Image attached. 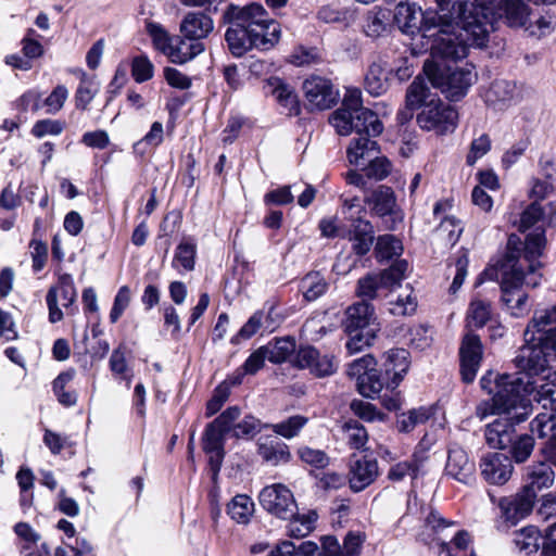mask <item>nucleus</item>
I'll use <instances>...</instances> for the list:
<instances>
[{"label":"nucleus","mask_w":556,"mask_h":556,"mask_svg":"<svg viewBox=\"0 0 556 556\" xmlns=\"http://www.w3.org/2000/svg\"><path fill=\"white\" fill-rule=\"evenodd\" d=\"M543 215H544L543 208L538 202L531 203L522 212V214L520 216L519 230L526 231L532 227H535L534 230L526 237L525 242L520 241L521 242L520 250H521L522 254L525 253V248H526V243H527L529 236H531L535 232H539V231H543V236L545 237L544 228L541 225H538L539 223H541L543 220ZM519 240H521V239L519 238Z\"/></svg>","instance_id":"nucleus-37"},{"label":"nucleus","mask_w":556,"mask_h":556,"mask_svg":"<svg viewBox=\"0 0 556 556\" xmlns=\"http://www.w3.org/2000/svg\"><path fill=\"white\" fill-rule=\"evenodd\" d=\"M556 427L555 416L552 413L539 414L531 422L530 429L540 438L548 435Z\"/></svg>","instance_id":"nucleus-61"},{"label":"nucleus","mask_w":556,"mask_h":556,"mask_svg":"<svg viewBox=\"0 0 556 556\" xmlns=\"http://www.w3.org/2000/svg\"><path fill=\"white\" fill-rule=\"evenodd\" d=\"M409 353L405 349H391L384 353V375L387 389L393 391L409 368Z\"/></svg>","instance_id":"nucleus-21"},{"label":"nucleus","mask_w":556,"mask_h":556,"mask_svg":"<svg viewBox=\"0 0 556 556\" xmlns=\"http://www.w3.org/2000/svg\"><path fill=\"white\" fill-rule=\"evenodd\" d=\"M295 363L299 368L308 369L317 378L329 377L338 369V364L332 355L321 354L311 345L303 346L298 351Z\"/></svg>","instance_id":"nucleus-16"},{"label":"nucleus","mask_w":556,"mask_h":556,"mask_svg":"<svg viewBox=\"0 0 556 556\" xmlns=\"http://www.w3.org/2000/svg\"><path fill=\"white\" fill-rule=\"evenodd\" d=\"M543 536L540 530L534 526H527L514 533L515 547L525 555L536 553L540 548V541Z\"/></svg>","instance_id":"nucleus-36"},{"label":"nucleus","mask_w":556,"mask_h":556,"mask_svg":"<svg viewBox=\"0 0 556 556\" xmlns=\"http://www.w3.org/2000/svg\"><path fill=\"white\" fill-rule=\"evenodd\" d=\"M147 30L155 49L168 58L169 51L174 45L175 36H170L162 25L155 23L148 24Z\"/></svg>","instance_id":"nucleus-45"},{"label":"nucleus","mask_w":556,"mask_h":556,"mask_svg":"<svg viewBox=\"0 0 556 556\" xmlns=\"http://www.w3.org/2000/svg\"><path fill=\"white\" fill-rule=\"evenodd\" d=\"M431 416V410L426 407L410 409L397 417V429L401 432H410L416 426L426 422Z\"/></svg>","instance_id":"nucleus-44"},{"label":"nucleus","mask_w":556,"mask_h":556,"mask_svg":"<svg viewBox=\"0 0 556 556\" xmlns=\"http://www.w3.org/2000/svg\"><path fill=\"white\" fill-rule=\"evenodd\" d=\"M532 382L535 387L531 401L541 403L545 409L556 412V371L549 372L545 377L532 376Z\"/></svg>","instance_id":"nucleus-29"},{"label":"nucleus","mask_w":556,"mask_h":556,"mask_svg":"<svg viewBox=\"0 0 556 556\" xmlns=\"http://www.w3.org/2000/svg\"><path fill=\"white\" fill-rule=\"evenodd\" d=\"M266 88L287 115L300 114V102L293 87L278 77H271L267 80Z\"/></svg>","instance_id":"nucleus-26"},{"label":"nucleus","mask_w":556,"mask_h":556,"mask_svg":"<svg viewBox=\"0 0 556 556\" xmlns=\"http://www.w3.org/2000/svg\"><path fill=\"white\" fill-rule=\"evenodd\" d=\"M345 315L344 328L348 333L364 330L374 316V306L366 301H361L349 306Z\"/></svg>","instance_id":"nucleus-33"},{"label":"nucleus","mask_w":556,"mask_h":556,"mask_svg":"<svg viewBox=\"0 0 556 556\" xmlns=\"http://www.w3.org/2000/svg\"><path fill=\"white\" fill-rule=\"evenodd\" d=\"M179 30L185 38L201 41L214 30V21L203 12H188L180 22Z\"/></svg>","instance_id":"nucleus-25"},{"label":"nucleus","mask_w":556,"mask_h":556,"mask_svg":"<svg viewBox=\"0 0 556 556\" xmlns=\"http://www.w3.org/2000/svg\"><path fill=\"white\" fill-rule=\"evenodd\" d=\"M408 270V263L400 260L379 274H369L357 281L356 294L363 301L387 296L394 288L400 287Z\"/></svg>","instance_id":"nucleus-8"},{"label":"nucleus","mask_w":556,"mask_h":556,"mask_svg":"<svg viewBox=\"0 0 556 556\" xmlns=\"http://www.w3.org/2000/svg\"><path fill=\"white\" fill-rule=\"evenodd\" d=\"M425 72L434 86L442 89V92L451 101L462 99L475 83L477 73L473 66L458 67L450 64H425Z\"/></svg>","instance_id":"nucleus-6"},{"label":"nucleus","mask_w":556,"mask_h":556,"mask_svg":"<svg viewBox=\"0 0 556 556\" xmlns=\"http://www.w3.org/2000/svg\"><path fill=\"white\" fill-rule=\"evenodd\" d=\"M402 252L403 244L395 236L383 235L378 237L375 247L376 258L378 262H384L394 256H400Z\"/></svg>","instance_id":"nucleus-42"},{"label":"nucleus","mask_w":556,"mask_h":556,"mask_svg":"<svg viewBox=\"0 0 556 556\" xmlns=\"http://www.w3.org/2000/svg\"><path fill=\"white\" fill-rule=\"evenodd\" d=\"M131 75L136 83L150 80L154 75V65L146 55H137L131 61Z\"/></svg>","instance_id":"nucleus-54"},{"label":"nucleus","mask_w":556,"mask_h":556,"mask_svg":"<svg viewBox=\"0 0 556 556\" xmlns=\"http://www.w3.org/2000/svg\"><path fill=\"white\" fill-rule=\"evenodd\" d=\"M429 87L425 79L416 77L408 86L405 103L410 108H420L425 100L429 97Z\"/></svg>","instance_id":"nucleus-49"},{"label":"nucleus","mask_w":556,"mask_h":556,"mask_svg":"<svg viewBox=\"0 0 556 556\" xmlns=\"http://www.w3.org/2000/svg\"><path fill=\"white\" fill-rule=\"evenodd\" d=\"M258 498L264 509L280 519L292 518L298 511L292 492L283 484L276 483L265 486Z\"/></svg>","instance_id":"nucleus-12"},{"label":"nucleus","mask_w":556,"mask_h":556,"mask_svg":"<svg viewBox=\"0 0 556 556\" xmlns=\"http://www.w3.org/2000/svg\"><path fill=\"white\" fill-rule=\"evenodd\" d=\"M387 381H382L376 374V370L363 375L357 382L358 391L366 397H374L381 392Z\"/></svg>","instance_id":"nucleus-55"},{"label":"nucleus","mask_w":556,"mask_h":556,"mask_svg":"<svg viewBox=\"0 0 556 556\" xmlns=\"http://www.w3.org/2000/svg\"><path fill=\"white\" fill-rule=\"evenodd\" d=\"M204 50L205 46L202 41L187 39L184 36H175L168 59L173 63L185 64L201 54Z\"/></svg>","instance_id":"nucleus-31"},{"label":"nucleus","mask_w":556,"mask_h":556,"mask_svg":"<svg viewBox=\"0 0 556 556\" xmlns=\"http://www.w3.org/2000/svg\"><path fill=\"white\" fill-rule=\"evenodd\" d=\"M441 16L437 13H424L420 9L409 3H399L392 13V22L406 35L414 36L430 33L439 26Z\"/></svg>","instance_id":"nucleus-9"},{"label":"nucleus","mask_w":556,"mask_h":556,"mask_svg":"<svg viewBox=\"0 0 556 556\" xmlns=\"http://www.w3.org/2000/svg\"><path fill=\"white\" fill-rule=\"evenodd\" d=\"M264 311H256L232 338V343L252 338L260 329H263Z\"/></svg>","instance_id":"nucleus-56"},{"label":"nucleus","mask_w":556,"mask_h":556,"mask_svg":"<svg viewBox=\"0 0 556 556\" xmlns=\"http://www.w3.org/2000/svg\"><path fill=\"white\" fill-rule=\"evenodd\" d=\"M427 456L424 453H414L410 459L400 462L391 466L388 478L392 481H401L409 476L413 479L425 473Z\"/></svg>","instance_id":"nucleus-32"},{"label":"nucleus","mask_w":556,"mask_h":556,"mask_svg":"<svg viewBox=\"0 0 556 556\" xmlns=\"http://www.w3.org/2000/svg\"><path fill=\"white\" fill-rule=\"evenodd\" d=\"M491 150V139L489 135L482 134L478 138L473 139L469 152L466 156V163L469 166L476 164V162L484 156Z\"/></svg>","instance_id":"nucleus-58"},{"label":"nucleus","mask_w":556,"mask_h":556,"mask_svg":"<svg viewBox=\"0 0 556 556\" xmlns=\"http://www.w3.org/2000/svg\"><path fill=\"white\" fill-rule=\"evenodd\" d=\"M316 518L317 516L315 513H311L305 516H299L296 513L294 517L288 519L290 520V523L288 525L289 535L296 539L308 535L314 529Z\"/></svg>","instance_id":"nucleus-47"},{"label":"nucleus","mask_w":556,"mask_h":556,"mask_svg":"<svg viewBox=\"0 0 556 556\" xmlns=\"http://www.w3.org/2000/svg\"><path fill=\"white\" fill-rule=\"evenodd\" d=\"M519 99V89L514 81L506 79L494 80L485 91L484 100L494 110H504Z\"/></svg>","instance_id":"nucleus-22"},{"label":"nucleus","mask_w":556,"mask_h":556,"mask_svg":"<svg viewBox=\"0 0 556 556\" xmlns=\"http://www.w3.org/2000/svg\"><path fill=\"white\" fill-rule=\"evenodd\" d=\"M330 124L341 136L352 132L356 135L346 150L350 164L364 166L379 154V147L374 138L383 131V124L374 111L364 108L359 88H346L341 108L332 113Z\"/></svg>","instance_id":"nucleus-2"},{"label":"nucleus","mask_w":556,"mask_h":556,"mask_svg":"<svg viewBox=\"0 0 556 556\" xmlns=\"http://www.w3.org/2000/svg\"><path fill=\"white\" fill-rule=\"evenodd\" d=\"M546 239L543 231L528 237L525 253H521L519 237L510 235L506 253L498 262L497 268H486L481 278L500 279L502 301L514 317H521L530 309L528 295L521 290L523 286L535 288L540 285L541 267L539 258L543 254Z\"/></svg>","instance_id":"nucleus-1"},{"label":"nucleus","mask_w":556,"mask_h":556,"mask_svg":"<svg viewBox=\"0 0 556 556\" xmlns=\"http://www.w3.org/2000/svg\"><path fill=\"white\" fill-rule=\"evenodd\" d=\"M222 23L227 25L225 41L229 52L241 58L253 49L266 51L280 39V25L262 4L230 3L224 10Z\"/></svg>","instance_id":"nucleus-3"},{"label":"nucleus","mask_w":556,"mask_h":556,"mask_svg":"<svg viewBox=\"0 0 556 556\" xmlns=\"http://www.w3.org/2000/svg\"><path fill=\"white\" fill-rule=\"evenodd\" d=\"M241 415V410L238 406L228 407L224 410L217 418H215L211 424L215 425L222 432L225 434L231 433L233 425L238 422V419Z\"/></svg>","instance_id":"nucleus-59"},{"label":"nucleus","mask_w":556,"mask_h":556,"mask_svg":"<svg viewBox=\"0 0 556 556\" xmlns=\"http://www.w3.org/2000/svg\"><path fill=\"white\" fill-rule=\"evenodd\" d=\"M392 23V12L387 8L375 7L365 16L363 25L368 37L378 38L382 36Z\"/></svg>","instance_id":"nucleus-34"},{"label":"nucleus","mask_w":556,"mask_h":556,"mask_svg":"<svg viewBox=\"0 0 556 556\" xmlns=\"http://www.w3.org/2000/svg\"><path fill=\"white\" fill-rule=\"evenodd\" d=\"M68 97V90L63 85H58L52 92L46 98L45 105L48 114L58 113L64 105Z\"/></svg>","instance_id":"nucleus-63"},{"label":"nucleus","mask_w":556,"mask_h":556,"mask_svg":"<svg viewBox=\"0 0 556 556\" xmlns=\"http://www.w3.org/2000/svg\"><path fill=\"white\" fill-rule=\"evenodd\" d=\"M163 139H164L163 125L160 122H154L151 125V128L147 132V135L134 144V150L136 153L143 155L147 152L148 147L156 148L163 142Z\"/></svg>","instance_id":"nucleus-48"},{"label":"nucleus","mask_w":556,"mask_h":556,"mask_svg":"<svg viewBox=\"0 0 556 556\" xmlns=\"http://www.w3.org/2000/svg\"><path fill=\"white\" fill-rule=\"evenodd\" d=\"M349 239L352 241V250L362 256L367 254L374 243V228L368 220L356 218L349 230Z\"/></svg>","instance_id":"nucleus-30"},{"label":"nucleus","mask_w":556,"mask_h":556,"mask_svg":"<svg viewBox=\"0 0 556 556\" xmlns=\"http://www.w3.org/2000/svg\"><path fill=\"white\" fill-rule=\"evenodd\" d=\"M482 343L475 333H467L459 348L460 375L463 381L470 383L475 380L482 361Z\"/></svg>","instance_id":"nucleus-18"},{"label":"nucleus","mask_w":556,"mask_h":556,"mask_svg":"<svg viewBox=\"0 0 556 556\" xmlns=\"http://www.w3.org/2000/svg\"><path fill=\"white\" fill-rule=\"evenodd\" d=\"M303 91L311 110H328L338 99L339 91L332 83L320 76H311L303 83Z\"/></svg>","instance_id":"nucleus-14"},{"label":"nucleus","mask_w":556,"mask_h":556,"mask_svg":"<svg viewBox=\"0 0 556 556\" xmlns=\"http://www.w3.org/2000/svg\"><path fill=\"white\" fill-rule=\"evenodd\" d=\"M459 21L454 24L456 30L463 33V38L469 46L482 48L486 46L489 34L494 29L492 22L489 20L488 11H481L477 8L467 10V4L464 5Z\"/></svg>","instance_id":"nucleus-11"},{"label":"nucleus","mask_w":556,"mask_h":556,"mask_svg":"<svg viewBox=\"0 0 556 556\" xmlns=\"http://www.w3.org/2000/svg\"><path fill=\"white\" fill-rule=\"evenodd\" d=\"M500 416L485 428V440L494 448H505L513 443L515 426L519 424L511 416Z\"/></svg>","instance_id":"nucleus-24"},{"label":"nucleus","mask_w":556,"mask_h":556,"mask_svg":"<svg viewBox=\"0 0 556 556\" xmlns=\"http://www.w3.org/2000/svg\"><path fill=\"white\" fill-rule=\"evenodd\" d=\"M519 375H495L488 371L480 379V386L490 400L481 401L476 407V416L483 420L492 415L511 416L517 422H523L532 412L531 399L535 384L532 376L539 374L530 372L519 368Z\"/></svg>","instance_id":"nucleus-4"},{"label":"nucleus","mask_w":556,"mask_h":556,"mask_svg":"<svg viewBox=\"0 0 556 556\" xmlns=\"http://www.w3.org/2000/svg\"><path fill=\"white\" fill-rule=\"evenodd\" d=\"M131 300V293L128 286H123L118 289L114 303L110 313V320L115 324L123 315L124 311L128 307Z\"/></svg>","instance_id":"nucleus-62"},{"label":"nucleus","mask_w":556,"mask_h":556,"mask_svg":"<svg viewBox=\"0 0 556 556\" xmlns=\"http://www.w3.org/2000/svg\"><path fill=\"white\" fill-rule=\"evenodd\" d=\"M59 299L62 306L70 307L76 299V289L71 275L60 276L58 285L52 286L47 293L46 301L49 309V321L54 324L63 319V313L59 307Z\"/></svg>","instance_id":"nucleus-15"},{"label":"nucleus","mask_w":556,"mask_h":556,"mask_svg":"<svg viewBox=\"0 0 556 556\" xmlns=\"http://www.w3.org/2000/svg\"><path fill=\"white\" fill-rule=\"evenodd\" d=\"M263 346L270 363L281 364L294 352L295 341L290 338H279Z\"/></svg>","instance_id":"nucleus-40"},{"label":"nucleus","mask_w":556,"mask_h":556,"mask_svg":"<svg viewBox=\"0 0 556 556\" xmlns=\"http://www.w3.org/2000/svg\"><path fill=\"white\" fill-rule=\"evenodd\" d=\"M97 92L98 87L96 84L87 77L86 73L81 72L80 84L75 93L77 109L86 110Z\"/></svg>","instance_id":"nucleus-53"},{"label":"nucleus","mask_w":556,"mask_h":556,"mask_svg":"<svg viewBox=\"0 0 556 556\" xmlns=\"http://www.w3.org/2000/svg\"><path fill=\"white\" fill-rule=\"evenodd\" d=\"M261 420L253 416H245L242 420L233 425L232 437L237 439L252 438L261 431Z\"/></svg>","instance_id":"nucleus-57"},{"label":"nucleus","mask_w":556,"mask_h":556,"mask_svg":"<svg viewBox=\"0 0 556 556\" xmlns=\"http://www.w3.org/2000/svg\"><path fill=\"white\" fill-rule=\"evenodd\" d=\"M475 463L467 452L457 444L452 445L447 452L445 475L460 483L469 484L475 479Z\"/></svg>","instance_id":"nucleus-19"},{"label":"nucleus","mask_w":556,"mask_h":556,"mask_svg":"<svg viewBox=\"0 0 556 556\" xmlns=\"http://www.w3.org/2000/svg\"><path fill=\"white\" fill-rule=\"evenodd\" d=\"M364 202L369 207L371 215L380 218H389L391 224L388 225L387 228L393 229L395 224L402 220L396 197L391 187L384 185L378 186L364 198Z\"/></svg>","instance_id":"nucleus-13"},{"label":"nucleus","mask_w":556,"mask_h":556,"mask_svg":"<svg viewBox=\"0 0 556 556\" xmlns=\"http://www.w3.org/2000/svg\"><path fill=\"white\" fill-rule=\"evenodd\" d=\"M379 475L378 462L366 456L351 459L349 484L353 492H361L375 482Z\"/></svg>","instance_id":"nucleus-20"},{"label":"nucleus","mask_w":556,"mask_h":556,"mask_svg":"<svg viewBox=\"0 0 556 556\" xmlns=\"http://www.w3.org/2000/svg\"><path fill=\"white\" fill-rule=\"evenodd\" d=\"M308 419L301 415L289 417L287 420L273 425V430L276 434L281 435L286 439H292L296 437L300 431L307 424Z\"/></svg>","instance_id":"nucleus-51"},{"label":"nucleus","mask_w":556,"mask_h":556,"mask_svg":"<svg viewBox=\"0 0 556 556\" xmlns=\"http://www.w3.org/2000/svg\"><path fill=\"white\" fill-rule=\"evenodd\" d=\"M253 511L254 503L244 494L236 495L227 507L228 515L238 523H248Z\"/></svg>","instance_id":"nucleus-41"},{"label":"nucleus","mask_w":556,"mask_h":556,"mask_svg":"<svg viewBox=\"0 0 556 556\" xmlns=\"http://www.w3.org/2000/svg\"><path fill=\"white\" fill-rule=\"evenodd\" d=\"M510 445L511 457L516 463H525L533 452L534 439L530 434H521L516 439L513 438Z\"/></svg>","instance_id":"nucleus-50"},{"label":"nucleus","mask_w":556,"mask_h":556,"mask_svg":"<svg viewBox=\"0 0 556 556\" xmlns=\"http://www.w3.org/2000/svg\"><path fill=\"white\" fill-rule=\"evenodd\" d=\"M301 460L315 468L321 469L328 466L329 457L321 450H314L308 446H303L298 451Z\"/></svg>","instance_id":"nucleus-60"},{"label":"nucleus","mask_w":556,"mask_h":556,"mask_svg":"<svg viewBox=\"0 0 556 556\" xmlns=\"http://www.w3.org/2000/svg\"><path fill=\"white\" fill-rule=\"evenodd\" d=\"M364 87L374 97H379L388 90V73L380 63L374 62L369 65L365 74Z\"/></svg>","instance_id":"nucleus-35"},{"label":"nucleus","mask_w":556,"mask_h":556,"mask_svg":"<svg viewBox=\"0 0 556 556\" xmlns=\"http://www.w3.org/2000/svg\"><path fill=\"white\" fill-rule=\"evenodd\" d=\"M320 55L315 48L299 47L290 55V62L295 66H304L318 63Z\"/></svg>","instance_id":"nucleus-64"},{"label":"nucleus","mask_w":556,"mask_h":556,"mask_svg":"<svg viewBox=\"0 0 556 556\" xmlns=\"http://www.w3.org/2000/svg\"><path fill=\"white\" fill-rule=\"evenodd\" d=\"M457 111L441 100H431L425 104L416 121L419 127L427 131H434L438 135H445L454 131L457 125Z\"/></svg>","instance_id":"nucleus-10"},{"label":"nucleus","mask_w":556,"mask_h":556,"mask_svg":"<svg viewBox=\"0 0 556 556\" xmlns=\"http://www.w3.org/2000/svg\"><path fill=\"white\" fill-rule=\"evenodd\" d=\"M482 478L490 484L503 485L511 477L514 471L511 458L500 452L488 453L480 460Z\"/></svg>","instance_id":"nucleus-17"},{"label":"nucleus","mask_w":556,"mask_h":556,"mask_svg":"<svg viewBox=\"0 0 556 556\" xmlns=\"http://www.w3.org/2000/svg\"><path fill=\"white\" fill-rule=\"evenodd\" d=\"M491 318V305L486 301L472 300L467 312L468 327L482 328Z\"/></svg>","instance_id":"nucleus-43"},{"label":"nucleus","mask_w":556,"mask_h":556,"mask_svg":"<svg viewBox=\"0 0 556 556\" xmlns=\"http://www.w3.org/2000/svg\"><path fill=\"white\" fill-rule=\"evenodd\" d=\"M426 38L432 40L430 49L433 62L431 64L437 62L448 64L450 61L460 60L468 53V43L463 38V33L456 30L454 24L442 17L435 29L426 33Z\"/></svg>","instance_id":"nucleus-7"},{"label":"nucleus","mask_w":556,"mask_h":556,"mask_svg":"<svg viewBox=\"0 0 556 556\" xmlns=\"http://www.w3.org/2000/svg\"><path fill=\"white\" fill-rule=\"evenodd\" d=\"M523 336L525 345L515 358L516 367L544 372L556 362V306L535 313Z\"/></svg>","instance_id":"nucleus-5"},{"label":"nucleus","mask_w":556,"mask_h":556,"mask_svg":"<svg viewBox=\"0 0 556 556\" xmlns=\"http://www.w3.org/2000/svg\"><path fill=\"white\" fill-rule=\"evenodd\" d=\"M197 244L189 239L182 240L176 248L172 266L179 271L194 269Z\"/></svg>","instance_id":"nucleus-39"},{"label":"nucleus","mask_w":556,"mask_h":556,"mask_svg":"<svg viewBox=\"0 0 556 556\" xmlns=\"http://www.w3.org/2000/svg\"><path fill=\"white\" fill-rule=\"evenodd\" d=\"M349 445L352 448L359 450L365 446L368 440V434L363 425L356 420H349L343 425Z\"/></svg>","instance_id":"nucleus-52"},{"label":"nucleus","mask_w":556,"mask_h":556,"mask_svg":"<svg viewBox=\"0 0 556 556\" xmlns=\"http://www.w3.org/2000/svg\"><path fill=\"white\" fill-rule=\"evenodd\" d=\"M525 486L534 493L551 488L555 482V471L545 462H535L525 468Z\"/></svg>","instance_id":"nucleus-27"},{"label":"nucleus","mask_w":556,"mask_h":556,"mask_svg":"<svg viewBox=\"0 0 556 556\" xmlns=\"http://www.w3.org/2000/svg\"><path fill=\"white\" fill-rule=\"evenodd\" d=\"M326 278L318 271L308 273L300 282V290L306 301H315L328 290Z\"/></svg>","instance_id":"nucleus-38"},{"label":"nucleus","mask_w":556,"mask_h":556,"mask_svg":"<svg viewBox=\"0 0 556 556\" xmlns=\"http://www.w3.org/2000/svg\"><path fill=\"white\" fill-rule=\"evenodd\" d=\"M224 444L225 433L210 422L203 433L202 447L208 456V463L214 473L220 469L225 456Z\"/></svg>","instance_id":"nucleus-23"},{"label":"nucleus","mask_w":556,"mask_h":556,"mask_svg":"<svg viewBox=\"0 0 556 556\" xmlns=\"http://www.w3.org/2000/svg\"><path fill=\"white\" fill-rule=\"evenodd\" d=\"M257 453L271 466L286 464L291 458L288 445L275 437H261L257 442Z\"/></svg>","instance_id":"nucleus-28"},{"label":"nucleus","mask_w":556,"mask_h":556,"mask_svg":"<svg viewBox=\"0 0 556 556\" xmlns=\"http://www.w3.org/2000/svg\"><path fill=\"white\" fill-rule=\"evenodd\" d=\"M391 170V162L386 156H379V154H376L363 167V172L366 177L376 181L386 179L390 175Z\"/></svg>","instance_id":"nucleus-46"}]
</instances>
